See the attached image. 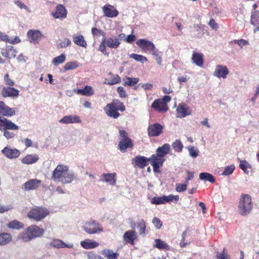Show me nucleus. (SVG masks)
<instances>
[{
    "mask_svg": "<svg viewBox=\"0 0 259 259\" xmlns=\"http://www.w3.org/2000/svg\"><path fill=\"white\" fill-rule=\"evenodd\" d=\"M116 173L103 174L100 180L108 183L111 185H114L116 181Z\"/></svg>",
    "mask_w": 259,
    "mask_h": 259,
    "instance_id": "nucleus-27",
    "label": "nucleus"
},
{
    "mask_svg": "<svg viewBox=\"0 0 259 259\" xmlns=\"http://www.w3.org/2000/svg\"><path fill=\"white\" fill-rule=\"evenodd\" d=\"M152 223L157 229H159L162 226V222L158 218L155 217L152 220Z\"/></svg>",
    "mask_w": 259,
    "mask_h": 259,
    "instance_id": "nucleus-55",
    "label": "nucleus"
},
{
    "mask_svg": "<svg viewBox=\"0 0 259 259\" xmlns=\"http://www.w3.org/2000/svg\"><path fill=\"white\" fill-rule=\"evenodd\" d=\"M12 208L13 206L11 205L4 206L0 205V213L7 212Z\"/></svg>",
    "mask_w": 259,
    "mask_h": 259,
    "instance_id": "nucleus-63",
    "label": "nucleus"
},
{
    "mask_svg": "<svg viewBox=\"0 0 259 259\" xmlns=\"http://www.w3.org/2000/svg\"><path fill=\"white\" fill-rule=\"evenodd\" d=\"M190 155L193 157H196L198 155V152L193 146L189 147Z\"/></svg>",
    "mask_w": 259,
    "mask_h": 259,
    "instance_id": "nucleus-60",
    "label": "nucleus"
},
{
    "mask_svg": "<svg viewBox=\"0 0 259 259\" xmlns=\"http://www.w3.org/2000/svg\"><path fill=\"white\" fill-rule=\"evenodd\" d=\"M117 92L119 96L121 98H125L127 97V94L124 89L122 87H118L117 89Z\"/></svg>",
    "mask_w": 259,
    "mask_h": 259,
    "instance_id": "nucleus-53",
    "label": "nucleus"
},
{
    "mask_svg": "<svg viewBox=\"0 0 259 259\" xmlns=\"http://www.w3.org/2000/svg\"><path fill=\"white\" fill-rule=\"evenodd\" d=\"M99 244L95 241L88 239L80 242V245L85 249H90L97 247Z\"/></svg>",
    "mask_w": 259,
    "mask_h": 259,
    "instance_id": "nucleus-29",
    "label": "nucleus"
},
{
    "mask_svg": "<svg viewBox=\"0 0 259 259\" xmlns=\"http://www.w3.org/2000/svg\"><path fill=\"white\" fill-rule=\"evenodd\" d=\"M152 55L154 56L157 63L159 65H161L162 59L160 55V52L155 48V50L152 51Z\"/></svg>",
    "mask_w": 259,
    "mask_h": 259,
    "instance_id": "nucleus-46",
    "label": "nucleus"
},
{
    "mask_svg": "<svg viewBox=\"0 0 259 259\" xmlns=\"http://www.w3.org/2000/svg\"><path fill=\"white\" fill-rule=\"evenodd\" d=\"M172 148L175 151L180 152L183 148V145L180 140H176L172 145Z\"/></svg>",
    "mask_w": 259,
    "mask_h": 259,
    "instance_id": "nucleus-45",
    "label": "nucleus"
},
{
    "mask_svg": "<svg viewBox=\"0 0 259 259\" xmlns=\"http://www.w3.org/2000/svg\"><path fill=\"white\" fill-rule=\"evenodd\" d=\"M78 66V62L76 61H71L66 63L64 67V69L65 71L73 70L77 68Z\"/></svg>",
    "mask_w": 259,
    "mask_h": 259,
    "instance_id": "nucleus-44",
    "label": "nucleus"
},
{
    "mask_svg": "<svg viewBox=\"0 0 259 259\" xmlns=\"http://www.w3.org/2000/svg\"><path fill=\"white\" fill-rule=\"evenodd\" d=\"M88 259H104L101 256L97 254L96 253H94L91 252L89 253L88 255Z\"/></svg>",
    "mask_w": 259,
    "mask_h": 259,
    "instance_id": "nucleus-64",
    "label": "nucleus"
},
{
    "mask_svg": "<svg viewBox=\"0 0 259 259\" xmlns=\"http://www.w3.org/2000/svg\"><path fill=\"white\" fill-rule=\"evenodd\" d=\"M4 81L7 86L12 87L14 85V81L10 78L8 73H6L4 76Z\"/></svg>",
    "mask_w": 259,
    "mask_h": 259,
    "instance_id": "nucleus-54",
    "label": "nucleus"
},
{
    "mask_svg": "<svg viewBox=\"0 0 259 259\" xmlns=\"http://www.w3.org/2000/svg\"><path fill=\"white\" fill-rule=\"evenodd\" d=\"M151 107L156 111L163 113L166 112L168 109L167 105L164 103L160 99L155 100L153 102Z\"/></svg>",
    "mask_w": 259,
    "mask_h": 259,
    "instance_id": "nucleus-18",
    "label": "nucleus"
},
{
    "mask_svg": "<svg viewBox=\"0 0 259 259\" xmlns=\"http://www.w3.org/2000/svg\"><path fill=\"white\" fill-rule=\"evenodd\" d=\"M250 23L256 26L259 23V11H255L252 12L251 18H250Z\"/></svg>",
    "mask_w": 259,
    "mask_h": 259,
    "instance_id": "nucleus-41",
    "label": "nucleus"
},
{
    "mask_svg": "<svg viewBox=\"0 0 259 259\" xmlns=\"http://www.w3.org/2000/svg\"><path fill=\"white\" fill-rule=\"evenodd\" d=\"M92 32L93 35H102L104 37V35H105L104 32L102 30L97 29V28H93L92 29Z\"/></svg>",
    "mask_w": 259,
    "mask_h": 259,
    "instance_id": "nucleus-61",
    "label": "nucleus"
},
{
    "mask_svg": "<svg viewBox=\"0 0 259 259\" xmlns=\"http://www.w3.org/2000/svg\"><path fill=\"white\" fill-rule=\"evenodd\" d=\"M155 244L154 245V247H156L159 249L168 250L169 249L168 244L160 239H155Z\"/></svg>",
    "mask_w": 259,
    "mask_h": 259,
    "instance_id": "nucleus-37",
    "label": "nucleus"
},
{
    "mask_svg": "<svg viewBox=\"0 0 259 259\" xmlns=\"http://www.w3.org/2000/svg\"><path fill=\"white\" fill-rule=\"evenodd\" d=\"M199 179L201 180H205L210 183L215 182L214 177L210 174L208 172H201L199 175Z\"/></svg>",
    "mask_w": 259,
    "mask_h": 259,
    "instance_id": "nucleus-39",
    "label": "nucleus"
},
{
    "mask_svg": "<svg viewBox=\"0 0 259 259\" xmlns=\"http://www.w3.org/2000/svg\"><path fill=\"white\" fill-rule=\"evenodd\" d=\"M50 213L49 210L44 207L37 206L31 208L27 213L29 219L36 222L41 221Z\"/></svg>",
    "mask_w": 259,
    "mask_h": 259,
    "instance_id": "nucleus-5",
    "label": "nucleus"
},
{
    "mask_svg": "<svg viewBox=\"0 0 259 259\" xmlns=\"http://www.w3.org/2000/svg\"><path fill=\"white\" fill-rule=\"evenodd\" d=\"M191 114V110L184 103H179L176 110V115L178 118H183Z\"/></svg>",
    "mask_w": 259,
    "mask_h": 259,
    "instance_id": "nucleus-14",
    "label": "nucleus"
},
{
    "mask_svg": "<svg viewBox=\"0 0 259 259\" xmlns=\"http://www.w3.org/2000/svg\"><path fill=\"white\" fill-rule=\"evenodd\" d=\"M82 229L89 234H94L103 231L99 223L94 220L85 222L84 225L82 227Z\"/></svg>",
    "mask_w": 259,
    "mask_h": 259,
    "instance_id": "nucleus-7",
    "label": "nucleus"
},
{
    "mask_svg": "<svg viewBox=\"0 0 259 259\" xmlns=\"http://www.w3.org/2000/svg\"><path fill=\"white\" fill-rule=\"evenodd\" d=\"M121 140L118 143V147L121 152H125L128 148H133L134 143L133 140L128 137L127 133L124 130L119 131Z\"/></svg>",
    "mask_w": 259,
    "mask_h": 259,
    "instance_id": "nucleus-6",
    "label": "nucleus"
},
{
    "mask_svg": "<svg viewBox=\"0 0 259 259\" xmlns=\"http://www.w3.org/2000/svg\"><path fill=\"white\" fill-rule=\"evenodd\" d=\"M104 16L108 18H114L119 15V12L114 6L107 4L102 7Z\"/></svg>",
    "mask_w": 259,
    "mask_h": 259,
    "instance_id": "nucleus-12",
    "label": "nucleus"
},
{
    "mask_svg": "<svg viewBox=\"0 0 259 259\" xmlns=\"http://www.w3.org/2000/svg\"><path fill=\"white\" fill-rule=\"evenodd\" d=\"M73 41L74 44L80 47L86 48L87 43L82 35H74L73 36Z\"/></svg>",
    "mask_w": 259,
    "mask_h": 259,
    "instance_id": "nucleus-34",
    "label": "nucleus"
},
{
    "mask_svg": "<svg viewBox=\"0 0 259 259\" xmlns=\"http://www.w3.org/2000/svg\"><path fill=\"white\" fill-rule=\"evenodd\" d=\"M192 61L198 67H202L204 64V55L201 53L194 51L192 56Z\"/></svg>",
    "mask_w": 259,
    "mask_h": 259,
    "instance_id": "nucleus-21",
    "label": "nucleus"
},
{
    "mask_svg": "<svg viewBox=\"0 0 259 259\" xmlns=\"http://www.w3.org/2000/svg\"><path fill=\"white\" fill-rule=\"evenodd\" d=\"M1 53L4 57L11 59L16 57V51L13 46H9L2 49Z\"/></svg>",
    "mask_w": 259,
    "mask_h": 259,
    "instance_id": "nucleus-20",
    "label": "nucleus"
},
{
    "mask_svg": "<svg viewBox=\"0 0 259 259\" xmlns=\"http://www.w3.org/2000/svg\"><path fill=\"white\" fill-rule=\"evenodd\" d=\"M240 163L239 164L240 168L242 169L245 172H247V169L248 167L249 164L245 160H240Z\"/></svg>",
    "mask_w": 259,
    "mask_h": 259,
    "instance_id": "nucleus-57",
    "label": "nucleus"
},
{
    "mask_svg": "<svg viewBox=\"0 0 259 259\" xmlns=\"http://www.w3.org/2000/svg\"><path fill=\"white\" fill-rule=\"evenodd\" d=\"M163 126L159 123H155L148 126L147 134L149 137H158L163 133Z\"/></svg>",
    "mask_w": 259,
    "mask_h": 259,
    "instance_id": "nucleus-8",
    "label": "nucleus"
},
{
    "mask_svg": "<svg viewBox=\"0 0 259 259\" xmlns=\"http://www.w3.org/2000/svg\"><path fill=\"white\" fill-rule=\"evenodd\" d=\"M121 82V78L118 75H114L110 81L107 82V84L110 85H114L115 84L119 83Z\"/></svg>",
    "mask_w": 259,
    "mask_h": 259,
    "instance_id": "nucleus-50",
    "label": "nucleus"
},
{
    "mask_svg": "<svg viewBox=\"0 0 259 259\" xmlns=\"http://www.w3.org/2000/svg\"><path fill=\"white\" fill-rule=\"evenodd\" d=\"M102 254L106 257L108 259H118L117 253H114L110 249H104L102 251Z\"/></svg>",
    "mask_w": 259,
    "mask_h": 259,
    "instance_id": "nucleus-38",
    "label": "nucleus"
},
{
    "mask_svg": "<svg viewBox=\"0 0 259 259\" xmlns=\"http://www.w3.org/2000/svg\"><path fill=\"white\" fill-rule=\"evenodd\" d=\"M148 159H149V162H150L151 164L155 163L156 164L162 165L165 161L164 158L162 157L157 152L156 154L152 155V156L150 158H148Z\"/></svg>",
    "mask_w": 259,
    "mask_h": 259,
    "instance_id": "nucleus-32",
    "label": "nucleus"
},
{
    "mask_svg": "<svg viewBox=\"0 0 259 259\" xmlns=\"http://www.w3.org/2000/svg\"><path fill=\"white\" fill-rule=\"evenodd\" d=\"M234 169H235V166L233 165H231L230 166H227L225 168V169L223 172V175H225V176L230 175L233 172Z\"/></svg>",
    "mask_w": 259,
    "mask_h": 259,
    "instance_id": "nucleus-56",
    "label": "nucleus"
},
{
    "mask_svg": "<svg viewBox=\"0 0 259 259\" xmlns=\"http://www.w3.org/2000/svg\"><path fill=\"white\" fill-rule=\"evenodd\" d=\"M233 41L235 44L238 45L240 47H242V46H244L248 44V42L247 40H245L243 39L239 40L235 39Z\"/></svg>",
    "mask_w": 259,
    "mask_h": 259,
    "instance_id": "nucleus-62",
    "label": "nucleus"
},
{
    "mask_svg": "<svg viewBox=\"0 0 259 259\" xmlns=\"http://www.w3.org/2000/svg\"><path fill=\"white\" fill-rule=\"evenodd\" d=\"M105 113L109 117L117 118L120 114L118 110L123 112L125 107L123 103L118 99L113 100L110 103L107 104L104 108Z\"/></svg>",
    "mask_w": 259,
    "mask_h": 259,
    "instance_id": "nucleus-3",
    "label": "nucleus"
},
{
    "mask_svg": "<svg viewBox=\"0 0 259 259\" xmlns=\"http://www.w3.org/2000/svg\"><path fill=\"white\" fill-rule=\"evenodd\" d=\"M226 249L224 248L222 253L217 252V259H230V256L225 252Z\"/></svg>",
    "mask_w": 259,
    "mask_h": 259,
    "instance_id": "nucleus-52",
    "label": "nucleus"
},
{
    "mask_svg": "<svg viewBox=\"0 0 259 259\" xmlns=\"http://www.w3.org/2000/svg\"><path fill=\"white\" fill-rule=\"evenodd\" d=\"M187 189V185L185 183L184 184H177L176 185V190L177 192H182L186 191Z\"/></svg>",
    "mask_w": 259,
    "mask_h": 259,
    "instance_id": "nucleus-51",
    "label": "nucleus"
},
{
    "mask_svg": "<svg viewBox=\"0 0 259 259\" xmlns=\"http://www.w3.org/2000/svg\"><path fill=\"white\" fill-rule=\"evenodd\" d=\"M4 127L5 130H18L19 126L13 123L11 120L6 118L0 117V128Z\"/></svg>",
    "mask_w": 259,
    "mask_h": 259,
    "instance_id": "nucleus-17",
    "label": "nucleus"
},
{
    "mask_svg": "<svg viewBox=\"0 0 259 259\" xmlns=\"http://www.w3.org/2000/svg\"><path fill=\"white\" fill-rule=\"evenodd\" d=\"M123 85L133 87L139 81V78L138 77H126L123 78Z\"/></svg>",
    "mask_w": 259,
    "mask_h": 259,
    "instance_id": "nucleus-35",
    "label": "nucleus"
},
{
    "mask_svg": "<svg viewBox=\"0 0 259 259\" xmlns=\"http://www.w3.org/2000/svg\"><path fill=\"white\" fill-rule=\"evenodd\" d=\"M45 230L36 225H31L28 227L25 232L20 233L18 238L25 242H29L32 239L43 235Z\"/></svg>",
    "mask_w": 259,
    "mask_h": 259,
    "instance_id": "nucleus-2",
    "label": "nucleus"
},
{
    "mask_svg": "<svg viewBox=\"0 0 259 259\" xmlns=\"http://www.w3.org/2000/svg\"><path fill=\"white\" fill-rule=\"evenodd\" d=\"M123 238L126 243L134 245V240L137 238L136 232L135 231L128 230L124 234Z\"/></svg>",
    "mask_w": 259,
    "mask_h": 259,
    "instance_id": "nucleus-30",
    "label": "nucleus"
},
{
    "mask_svg": "<svg viewBox=\"0 0 259 259\" xmlns=\"http://www.w3.org/2000/svg\"><path fill=\"white\" fill-rule=\"evenodd\" d=\"M50 246L57 248H72L73 247V244H66L63 242V240L59 239H53L50 243Z\"/></svg>",
    "mask_w": 259,
    "mask_h": 259,
    "instance_id": "nucleus-23",
    "label": "nucleus"
},
{
    "mask_svg": "<svg viewBox=\"0 0 259 259\" xmlns=\"http://www.w3.org/2000/svg\"><path fill=\"white\" fill-rule=\"evenodd\" d=\"M19 91L12 87L6 86L3 87L1 95L4 98H16L19 95Z\"/></svg>",
    "mask_w": 259,
    "mask_h": 259,
    "instance_id": "nucleus-11",
    "label": "nucleus"
},
{
    "mask_svg": "<svg viewBox=\"0 0 259 259\" xmlns=\"http://www.w3.org/2000/svg\"><path fill=\"white\" fill-rule=\"evenodd\" d=\"M12 240L11 234L6 232L0 233V246H4L9 244Z\"/></svg>",
    "mask_w": 259,
    "mask_h": 259,
    "instance_id": "nucleus-33",
    "label": "nucleus"
},
{
    "mask_svg": "<svg viewBox=\"0 0 259 259\" xmlns=\"http://www.w3.org/2000/svg\"><path fill=\"white\" fill-rule=\"evenodd\" d=\"M76 93L78 95L90 97L94 94V91L92 86L85 85L82 89H77Z\"/></svg>",
    "mask_w": 259,
    "mask_h": 259,
    "instance_id": "nucleus-31",
    "label": "nucleus"
},
{
    "mask_svg": "<svg viewBox=\"0 0 259 259\" xmlns=\"http://www.w3.org/2000/svg\"><path fill=\"white\" fill-rule=\"evenodd\" d=\"M81 120L78 115H66L59 120V122L64 124L81 123Z\"/></svg>",
    "mask_w": 259,
    "mask_h": 259,
    "instance_id": "nucleus-22",
    "label": "nucleus"
},
{
    "mask_svg": "<svg viewBox=\"0 0 259 259\" xmlns=\"http://www.w3.org/2000/svg\"><path fill=\"white\" fill-rule=\"evenodd\" d=\"M15 114L14 108L9 107L4 101H0V117H11Z\"/></svg>",
    "mask_w": 259,
    "mask_h": 259,
    "instance_id": "nucleus-10",
    "label": "nucleus"
},
{
    "mask_svg": "<svg viewBox=\"0 0 259 259\" xmlns=\"http://www.w3.org/2000/svg\"><path fill=\"white\" fill-rule=\"evenodd\" d=\"M137 227L139 230V233L140 235L145 236L146 235V223L144 220L142 219L137 224Z\"/></svg>",
    "mask_w": 259,
    "mask_h": 259,
    "instance_id": "nucleus-40",
    "label": "nucleus"
},
{
    "mask_svg": "<svg viewBox=\"0 0 259 259\" xmlns=\"http://www.w3.org/2000/svg\"><path fill=\"white\" fill-rule=\"evenodd\" d=\"M251 197L249 194H242L238 204V211L242 215L249 214L252 208Z\"/></svg>",
    "mask_w": 259,
    "mask_h": 259,
    "instance_id": "nucleus-4",
    "label": "nucleus"
},
{
    "mask_svg": "<svg viewBox=\"0 0 259 259\" xmlns=\"http://www.w3.org/2000/svg\"><path fill=\"white\" fill-rule=\"evenodd\" d=\"M66 59L65 54H62L61 55L54 58L53 60L52 63L55 66L63 63Z\"/></svg>",
    "mask_w": 259,
    "mask_h": 259,
    "instance_id": "nucleus-43",
    "label": "nucleus"
},
{
    "mask_svg": "<svg viewBox=\"0 0 259 259\" xmlns=\"http://www.w3.org/2000/svg\"><path fill=\"white\" fill-rule=\"evenodd\" d=\"M52 178L55 181L68 184L73 181L74 176L73 173L69 171L67 166L59 164L53 171Z\"/></svg>",
    "mask_w": 259,
    "mask_h": 259,
    "instance_id": "nucleus-1",
    "label": "nucleus"
},
{
    "mask_svg": "<svg viewBox=\"0 0 259 259\" xmlns=\"http://www.w3.org/2000/svg\"><path fill=\"white\" fill-rule=\"evenodd\" d=\"M2 153L4 155L9 159L16 158L20 155L19 150L16 149H11L6 147L2 150Z\"/></svg>",
    "mask_w": 259,
    "mask_h": 259,
    "instance_id": "nucleus-19",
    "label": "nucleus"
},
{
    "mask_svg": "<svg viewBox=\"0 0 259 259\" xmlns=\"http://www.w3.org/2000/svg\"><path fill=\"white\" fill-rule=\"evenodd\" d=\"M213 74L214 76L219 78H226L227 75L229 74V71L225 66L217 65Z\"/></svg>",
    "mask_w": 259,
    "mask_h": 259,
    "instance_id": "nucleus-24",
    "label": "nucleus"
},
{
    "mask_svg": "<svg viewBox=\"0 0 259 259\" xmlns=\"http://www.w3.org/2000/svg\"><path fill=\"white\" fill-rule=\"evenodd\" d=\"M149 159L145 156L138 155L133 158L132 164L135 167L144 168L148 164Z\"/></svg>",
    "mask_w": 259,
    "mask_h": 259,
    "instance_id": "nucleus-9",
    "label": "nucleus"
},
{
    "mask_svg": "<svg viewBox=\"0 0 259 259\" xmlns=\"http://www.w3.org/2000/svg\"><path fill=\"white\" fill-rule=\"evenodd\" d=\"M6 41L10 43L14 42L13 40L9 39V36L7 35L0 31V41Z\"/></svg>",
    "mask_w": 259,
    "mask_h": 259,
    "instance_id": "nucleus-58",
    "label": "nucleus"
},
{
    "mask_svg": "<svg viewBox=\"0 0 259 259\" xmlns=\"http://www.w3.org/2000/svg\"><path fill=\"white\" fill-rule=\"evenodd\" d=\"M7 226L9 228L13 229H20L23 227V224L17 220H14L9 222Z\"/></svg>",
    "mask_w": 259,
    "mask_h": 259,
    "instance_id": "nucleus-42",
    "label": "nucleus"
},
{
    "mask_svg": "<svg viewBox=\"0 0 259 259\" xmlns=\"http://www.w3.org/2000/svg\"><path fill=\"white\" fill-rule=\"evenodd\" d=\"M164 196L161 197H154L151 200V203L155 204H165Z\"/></svg>",
    "mask_w": 259,
    "mask_h": 259,
    "instance_id": "nucleus-49",
    "label": "nucleus"
},
{
    "mask_svg": "<svg viewBox=\"0 0 259 259\" xmlns=\"http://www.w3.org/2000/svg\"><path fill=\"white\" fill-rule=\"evenodd\" d=\"M27 36L31 42L37 44L44 37L43 34L38 30H29L27 32Z\"/></svg>",
    "mask_w": 259,
    "mask_h": 259,
    "instance_id": "nucleus-16",
    "label": "nucleus"
},
{
    "mask_svg": "<svg viewBox=\"0 0 259 259\" xmlns=\"http://www.w3.org/2000/svg\"><path fill=\"white\" fill-rule=\"evenodd\" d=\"M169 145L167 144H165L162 147H158L156 150V152L164 158V156L169 153Z\"/></svg>",
    "mask_w": 259,
    "mask_h": 259,
    "instance_id": "nucleus-36",
    "label": "nucleus"
},
{
    "mask_svg": "<svg viewBox=\"0 0 259 259\" xmlns=\"http://www.w3.org/2000/svg\"><path fill=\"white\" fill-rule=\"evenodd\" d=\"M130 57L131 58H133L137 61H139L142 63H144V62H147L148 61V59L146 57L142 56L141 55H138L133 53L131 55Z\"/></svg>",
    "mask_w": 259,
    "mask_h": 259,
    "instance_id": "nucleus-47",
    "label": "nucleus"
},
{
    "mask_svg": "<svg viewBox=\"0 0 259 259\" xmlns=\"http://www.w3.org/2000/svg\"><path fill=\"white\" fill-rule=\"evenodd\" d=\"M41 181L37 179H31L25 182L22 186L24 191L33 190L38 188L41 184Z\"/></svg>",
    "mask_w": 259,
    "mask_h": 259,
    "instance_id": "nucleus-15",
    "label": "nucleus"
},
{
    "mask_svg": "<svg viewBox=\"0 0 259 259\" xmlns=\"http://www.w3.org/2000/svg\"><path fill=\"white\" fill-rule=\"evenodd\" d=\"M39 158L38 155L36 154H29L21 159V162L24 164H32L36 162Z\"/></svg>",
    "mask_w": 259,
    "mask_h": 259,
    "instance_id": "nucleus-26",
    "label": "nucleus"
},
{
    "mask_svg": "<svg viewBox=\"0 0 259 259\" xmlns=\"http://www.w3.org/2000/svg\"><path fill=\"white\" fill-rule=\"evenodd\" d=\"M136 44L143 51H153L155 50V46L154 44L148 40L146 39H140L136 42Z\"/></svg>",
    "mask_w": 259,
    "mask_h": 259,
    "instance_id": "nucleus-13",
    "label": "nucleus"
},
{
    "mask_svg": "<svg viewBox=\"0 0 259 259\" xmlns=\"http://www.w3.org/2000/svg\"><path fill=\"white\" fill-rule=\"evenodd\" d=\"M106 42L105 41V35H104V37L102 39V41L99 46L98 50L103 54L108 55V53L106 52Z\"/></svg>",
    "mask_w": 259,
    "mask_h": 259,
    "instance_id": "nucleus-48",
    "label": "nucleus"
},
{
    "mask_svg": "<svg viewBox=\"0 0 259 259\" xmlns=\"http://www.w3.org/2000/svg\"><path fill=\"white\" fill-rule=\"evenodd\" d=\"M55 18L63 19L66 17L67 11L62 5H58L56 8V11L53 13Z\"/></svg>",
    "mask_w": 259,
    "mask_h": 259,
    "instance_id": "nucleus-25",
    "label": "nucleus"
},
{
    "mask_svg": "<svg viewBox=\"0 0 259 259\" xmlns=\"http://www.w3.org/2000/svg\"><path fill=\"white\" fill-rule=\"evenodd\" d=\"M105 41L106 42V46L111 49H117L120 44V40L115 36L108 38H106L105 36Z\"/></svg>",
    "mask_w": 259,
    "mask_h": 259,
    "instance_id": "nucleus-28",
    "label": "nucleus"
},
{
    "mask_svg": "<svg viewBox=\"0 0 259 259\" xmlns=\"http://www.w3.org/2000/svg\"><path fill=\"white\" fill-rule=\"evenodd\" d=\"M71 44V40L69 38H65L64 41L61 42L58 45V47L59 48H64L70 46Z\"/></svg>",
    "mask_w": 259,
    "mask_h": 259,
    "instance_id": "nucleus-59",
    "label": "nucleus"
}]
</instances>
